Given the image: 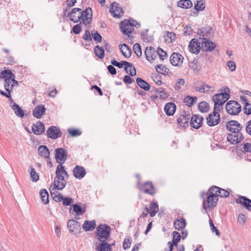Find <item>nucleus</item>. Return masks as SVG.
<instances>
[{"instance_id": "f257e3e1", "label": "nucleus", "mask_w": 251, "mask_h": 251, "mask_svg": "<svg viewBox=\"0 0 251 251\" xmlns=\"http://www.w3.org/2000/svg\"><path fill=\"white\" fill-rule=\"evenodd\" d=\"M70 20L74 23L80 21V24L83 23L85 25L90 24L92 19V10L90 7H88L83 11L81 8H75L71 12L68 13Z\"/></svg>"}, {"instance_id": "f03ea898", "label": "nucleus", "mask_w": 251, "mask_h": 251, "mask_svg": "<svg viewBox=\"0 0 251 251\" xmlns=\"http://www.w3.org/2000/svg\"><path fill=\"white\" fill-rule=\"evenodd\" d=\"M55 157L56 162L59 164L57 166L55 175L58 179H63V176H66V178L69 177L68 173L65 170L63 164L65 162L67 158V151L63 148H57L55 150Z\"/></svg>"}, {"instance_id": "7ed1b4c3", "label": "nucleus", "mask_w": 251, "mask_h": 251, "mask_svg": "<svg viewBox=\"0 0 251 251\" xmlns=\"http://www.w3.org/2000/svg\"><path fill=\"white\" fill-rule=\"evenodd\" d=\"M15 78V75L10 70H4L0 73V78L4 79V86L7 92L11 91L15 85H18Z\"/></svg>"}, {"instance_id": "20e7f679", "label": "nucleus", "mask_w": 251, "mask_h": 251, "mask_svg": "<svg viewBox=\"0 0 251 251\" xmlns=\"http://www.w3.org/2000/svg\"><path fill=\"white\" fill-rule=\"evenodd\" d=\"M229 89L226 87L224 92L217 94L212 97V100L214 102L215 110L221 111L223 109V105L229 99Z\"/></svg>"}, {"instance_id": "39448f33", "label": "nucleus", "mask_w": 251, "mask_h": 251, "mask_svg": "<svg viewBox=\"0 0 251 251\" xmlns=\"http://www.w3.org/2000/svg\"><path fill=\"white\" fill-rule=\"evenodd\" d=\"M65 178H66V176H63V179H61V178L58 179L57 175H56L53 182V186H51L50 188L52 198H54V196H57V194H60L57 190H62L65 187L66 185Z\"/></svg>"}, {"instance_id": "423d86ee", "label": "nucleus", "mask_w": 251, "mask_h": 251, "mask_svg": "<svg viewBox=\"0 0 251 251\" xmlns=\"http://www.w3.org/2000/svg\"><path fill=\"white\" fill-rule=\"evenodd\" d=\"M225 108L228 114L235 116L238 115L241 111L242 107L237 101L231 100L226 103Z\"/></svg>"}, {"instance_id": "0eeeda50", "label": "nucleus", "mask_w": 251, "mask_h": 251, "mask_svg": "<svg viewBox=\"0 0 251 251\" xmlns=\"http://www.w3.org/2000/svg\"><path fill=\"white\" fill-rule=\"evenodd\" d=\"M109 227L105 225H100L97 226L96 237L100 242H105L109 236Z\"/></svg>"}, {"instance_id": "6e6552de", "label": "nucleus", "mask_w": 251, "mask_h": 251, "mask_svg": "<svg viewBox=\"0 0 251 251\" xmlns=\"http://www.w3.org/2000/svg\"><path fill=\"white\" fill-rule=\"evenodd\" d=\"M120 29L121 31L126 35H127L129 40L131 41L130 34L131 33L134 29V25L130 21L125 20L121 23Z\"/></svg>"}, {"instance_id": "1a4fd4ad", "label": "nucleus", "mask_w": 251, "mask_h": 251, "mask_svg": "<svg viewBox=\"0 0 251 251\" xmlns=\"http://www.w3.org/2000/svg\"><path fill=\"white\" fill-rule=\"evenodd\" d=\"M220 112L215 110V108H214L213 111L209 114L206 118V123L209 126H213L220 123L221 121Z\"/></svg>"}, {"instance_id": "9d476101", "label": "nucleus", "mask_w": 251, "mask_h": 251, "mask_svg": "<svg viewBox=\"0 0 251 251\" xmlns=\"http://www.w3.org/2000/svg\"><path fill=\"white\" fill-rule=\"evenodd\" d=\"M244 136L241 132H234L228 133L226 136V139L230 144L235 145L241 142Z\"/></svg>"}, {"instance_id": "9b49d317", "label": "nucleus", "mask_w": 251, "mask_h": 251, "mask_svg": "<svg viewBox=\"0 0 251 251\" xmlns=\"http://www.w3.org/2000/svg\"><path fill=\"white\" fill-rule=\"evenodd\" d=\"M67 226L70 232L74 235L79 234L81 232V226L80 223L73 219H70L68 221Z\"/></svg>"}, {"instance_id": "f8f14e48", "label": "nucleus", "mask_w": 251, "mask_h": 251, "mask_svg": "<svg viewBox=\"0 0 251 251\" xmlns=\"http://www.w3.org/2000/svg\"><path fill=\"white\" fill-rule=\"evenodd\" d=\"M110 12L114 18H119L124 14V11L120 5L116 2L111 4Z\"/></svg>"}, {"instance_id": "ddd939ff", "label": "nucleus", "mask_w": 251, "mask_h": 251, "mask_svg": "<svg viewBox=\"0 0 251 251\" xmlns=\"http://www.w3.org/2000/svg\"><path fill=\"white\" fill-rule=\"evenodd\" d=\"M226 128L231 132H240L243 126L238 121L231 120L226 123Z\"/></svg>"}, {"instance_id": "4468645a", "label": "nucleus", "mask_w": 251, "mask_h": 251, "mask_svg": "<svg viewBox=\"0 0 251 251\" xmlns=\"http://www.w3.org/2000/svg\"><path fill=\"white\" fill-rule=\"evenodd\" d=\"M191 119L190 115L187 114L184 112L182 114L179 115L177 119L178 125L183 127H188L189 126V122Z\"/></svg>"}, {"instance_id": "2eb2a0df", "label": "nucleus", "mask_w": 251, "mask_h": 251, "mask_svg": "<svg viewBox=\"0 0 251 251\" xmlns=\"http://www.w3.org/2000/svg\"><path fill=\"white\" fill-rule=\"evenodd\" d=\"M47 135L48 137L55 139L61 136L62 132L56 126H51L48 129Z\"/></svg>"}, {"instance_id": "dca6fc26", "label": "nucleus", "mask_w": 251, "mask_h": 251, "mask_svg": "<svg viewBox=\"0 0 251 251\" xmlns=\"http://www.w3.org/2000/svg\"><path fill=\"white\" fill-rule=\"evenodd\" d=\"M183 57L178 52H174L170 56L171 63L174 66H180L183 62Z\"/></svg>"}, {"instance_id": "f3484780", "label": "nucleus", "mask_w": 251, "mask_h": 251, "mask_svg": "<svg viewBox=\"0 0 251 251\" xmlns=\"http://www.w3.org/2000/svg\"><path fill=\"white\" fill-rule=\"evenodd\" d=\"M157 50L152 47H147L145 50L146 58L148 61L151 62L156 57Z\"/></svg>"}, {"instance_id": "a211bd4d", "label": "nucleus", "mask_w": 251, "mask_h": 251, "mask_svg": "<svg viewBox=\"0 0 251 251\" xmlns=\"http://www.w3.org/2000/svg\"><path fill=\"white\" fill-rule=\"evenodd\" d=\"M203 118L201 116L193 115L191 117V126L196 129L200 128L202 124Z\"/></svg>"}, {"instance_id": "6ab92c4d", "label": "nucleus", "mask_w": 251, "mask_h": 251, "mask_svg": "<svg viewBox=\"0 0 251 251\" xmlns=\"http://www.w3.org/2000/svg\"><path fill=\"white\" fill-rule=\"evenodd\" d=\"M235 202L249 210L251 209V200L245 196H238V199L235 200Z\"/></svg>"}, {"instance_id": "aec40b11", "label": "nucleus", "mask_w": 251, "mask_h": 251, "mask_svg": "<svg viewBox=\"0 0 251 251\" xmlns=\"http://www.w3.org/2000/svg\"><path fill=\"white\" fill-rule=\"evenodd\" d=\"M214 193L215 192L213 191H211V192L210 191V189L208 191V193L209 195L207 198L206 202L209 208H211L214 206L218 201V198Z\"/></svg>"}, {"instance_id": "412c9836", "label": "nucleus", "mask_w": 251, "mask_h": 251, "mask_svg": "<svg viewBox=\"0 0 251 251\" xmlns=\"http://www.w3.org/2000/svg\"><path fill=\"white\" fill-rule=\"evenodd\" d=\"M86 171L84 167L77 165L73 170L74 176L79 179H82L86 175Z\"/></svg>"}, {"instance_id": "4be33fe9", "label": "nucleus", "mask_w": 251, "mask_h": 251, "mask_svg": "<svg viewBox=\"0 0 251 251\" xmlns=\"http://www.w3.org/2000/svg\"><path fill=\"white\" fill-rule=\"evenodd\" d=\"M141 190L145 193L153 195L155 194L154 188L151 182L144 183L141 187Z\"/></svg>"}, {"instance_id": "5701e85b", "label": "nucleus", "mask_w": 251, "mask_h": 251, "mask_svg": "<svg viewBox=\"0 0 251 251\" xmlns=\"http://www.w3.org/2000/svg\"><path fill=\"white\" fill-rule=\"evenodd\" d=\"M216 47L215 44L209 40L204 38L201 43V49L203 51H208L213 50Z\"/></svg>"}, {"instance_id": "b1692460", "label": "nucleus", "mask_w": 251, "mask_h": 251, "mask_svg": "<svg viewBox=\"0 0 251 251\" xmlns=\"http://www.w3.org/2000/svg\"><path fill=\"white\" fill-rule=\"evenodd\" d=\"M200 44L195 39H192L188 46L189 51L193 53L198 54L201 50Z\"/></svg>"}, {"instance_id": "393cba45", "label": "nucleus", "mask_w": 251, "mask_h": 251, "mask_svg": "<svg viewBox=\"0 0 251 251\" xmlns=\"http://www.w3.org/2000/svg\"><path fill=\"white\" fill-rule=\"evenodd\" d=\"M210 191L211 192V191L214 192L217 196H219L222 198H226L229 195L228 191L216 186L211 187L210 188Z\"/></svg>"}, {"instance_id": "a878e982", "label": "nucleus", "mask_w": 251, "mask_h": 251, "mask_svg": "<svg viewBox=\"0 0 251 251\" xmlns=\"http://www.w3.org/2000/svg\"><path fill=\"white\" fill-rule=\"evenodd\" d=\"M33 132L36 135H41L45 131L44 125L41 122H38L32 126Z\"/></svg>"}, {"instance_id": "bb28decb", "label": "nucleus", "mask_w": 251, "mask_h": 251, "mask_svg": "<svg viewBox=\"0 0 251 251\" xmlns=\"http://www.w3.org/2000/svg\"><path fill=\"white\" fill-rule=\"evenodd\" d=\"M46 108L43 104H39L35 106L33 110V115L34 117L39 119L45 112Z\"/></svg>"}, {"instance_id": "cd10ccee", "label": "nucleus", "mask_w": 251, "mask_h": 251, "mask_svg": "<svg viewBox=\"0 0 251 251\" xmlns=\"http://www.w3.org/2000/svg\"><path fill=\"white\" fill-rule=\"evenodd\" d=\"M176 110V105L173 102H168L164 107V111L168 116H172Z\"/></svg>"}, {"instance_id": "c85d7f7f", "label": "nucleus", "mask_w": 251, "mask_h": 251, "mask_svg": "<svg viewBox=\"0 0 251 251\" xmlns=\"http://www.w3.org/2000/svg\"><path fill=\"white\" fill-rule=\"evenodd\" d=\"M96 226V221H88L86 220L84 221L82 225V228L85 231H88L90 230H94Z\"/></svg>"}, {"instance_id": "c756f323", "label": "nucleus", "mask_w": 251, "mask_h": 251, "mask_svg": "<svg viewBox=\"0 0 251 251\" xmlns=\"http://www.w3.org/2000/svg\"><path fill=\"white\" fill-rule=\"evenodd\" d=\"M38 152L39 155L45 158L49 159L50 160V151L48 148L44 145H41L38 148Z\"/></svg>"}, {"instance_id": "7c9ffc66", "label": "nucleus", "mask_w": 251, "mask_h": 251, "mask_svg": "<svg viewBox=\"0 0 251 251\" xmlns=\"http://www.w3.org/2000/svg\"><path fill=\"white\" fill-rule=\"evenodd\" d=\"M137 84L142 89L145 91H149L150 89V85L146 81L141 78H137L136 80Z\"/></svg>"}, {"instance_id": "2f4dec72", "label": "nucleus", "mask_w": 251, "mask_h": 251, "mask_svg": "<svg viewBox=\"0 0 251 251\" xmlns=\"http://www.w3.org/2000/svg\"><path fill=\"white\" fill-rule=\"evenodd\" d=\"M174 225L176 229L178 230H182L185 227V221L182 218L177 219L174 222Z\"/></svg>"}, {"instance_id": "473e14b6", "label": "nucleus", "mask_w": 251, "mask_h": 251, "mask_svg": "<svg viewBox=\"0 0 251 251\" xmlns=\"http://www.w3.org/2000/svg\"><path fill=\"white\" fill-rule=\"evenodd\" d=\"M120 50L124 56L126 58H129L131 55V50L129 47L126 44L121 45Z\"/></svg>"}, {"instance_id": "72a5a7b5", "label": "nucleus", "mask_w": 251, "mask_h": 251, "mask_svg": "<svg viewBox=\"0 0 251 251\" xmlns=\"http://www.w3.org/2000/svg\"><path fill=\"white\" fill-rule=\"evenodd\" d=\"M11 107L14 110L16 116L19 117H23L25 116L24 111L20 107L18 104L14 103L13 104L11 105Z\"/></svg>"}, {"instance_id": "f704fd0d", "label": "nucleus", "mask_w": 251, "mask_h": 251, "mask_svg": "<svg viewBox=\"0 0 251 251\" xmlns=\"http://www.w3.org/2000/svg\"><path fill=\"white\" fill-rule=\"evenodd\" d=\"M177 5L182 8L188 9L191 8L193 4L190 0H180L177 2Z\"/></svg>"}, {"instance_id": "c9c22d12", "label": "nucleus", "mask_w": 251, "mask_h": 251, "mask_svg": "<svg viewBox=\"0 0 251 251\" xmlns=\"http://www.w3.org/2000/svg\"><path fill=\"white\" fill-rule=\"evenodd\" d=\"M40 195L42 202L46 204L49 202V194L46 189H42L40 192Z\"/></svg>"}, {"instance_id": "e433bc0d", "label": "nucleus", "mask_w": 251, "mask_h": 251, "mask_svg": "<svg viewBox=\"0 0 251 251\" xmlns=\"http://www.w3.org/2000/svg\"><path fill=\"white\" fill-rule=\"evenodd\" d=\"M149 213L151 217H154L158 211V205L156 202H151L150 204Z\"/></svg>"}, {"instance_id": "4c0bfd02", "label": "nucleus", "mask_w": 251, "mask_h": 251, "mask_svg": "<svg viewBox=\"0 0 251 251\" xmlns=\"http://www.w3.org/2000/svg\"><path fill=\"white\" fill-rule=\"evenodd\" d=\"M111 245L109 244L102 242L98 247L99 251H112Z\"/></svg>"}, {"instance_id": "58836bf2", "label": "nucleus", "mask_w": 251, "mask_h": 251, "mask_svg": "<svg viewBox=\"0 0 251 251\" xmlns=\"http://www.w3.org/2000/svg\"><path fill=\"white\" fill-rule=\"evenodd\" d=\"M155 97L159 98L161 99H166L169 97V94L167 93L163 89L159 88L156 90Z\"/></svg>"}, {"instance_id": "ea45409f", "label": "nucleus", "mask_w": 251, "mask_h": 251, "mask_svg": "<svg viewBox=\"0 0 251 251\" xmlns=\"http://www.w3.org/2000/svg\"><path fill=\"white\" fill-rule=\"evenodd\" d=\"M214 90V87L209 86L207 84H203L201 87L199 88V89H197V91L201 93L213 92Z\"/></svg>"}, {"instance_id": "a19ab883", "label": "nucleus", "mask_w": 251, "mask_h": 251, "mask_svg": "<svg viewBox=\"0 0 251 251\" xmlns=\"http://www.w3.org/2000/svg\"><path fill=\"white\" fill-rule=\"evenodd\" d=\"M197 100V98L196 97L187 96L184 99V102L186 105L191 106L195 102H196Z\"/></svg>"}, {"instance_id": "79ce46f5", "label": "nucleus", "mask_w": 251, "mask_h": 251, "mask_svg": "<svg viewBox=\"0 0 251 251\" xmlns=\"http://www.w3.org/2000/svg\"><path fill=\"white\" fill-rule=\"evenodd\" d=\"M94 51L96 55L100 59H102L104 56V50L103 48L99 46H96L94 49Z\"/></svg>"}, {"instance_id": "37998d69", "label": "nucleus", "mask_w": 251, "mask_h": 251, "mask_svg": "<svg viewBox=\"0 0 251 251\" xmlns=\"http://www.w3.org/2000/svg\"><path fill=\"white\" fill-rule=\"evenodd\" d=\"M198 108L201 112L205 113L207 112L209 110V104L206 101H201L199 103Z\"/></svg>"}, {"instance_id": "c03bdc74", "label": "nucleus", "mask_w": 251, "mask_h": 251, "mask_svg": "<svg viewBox=\"0 0 251 251\" xmlns=\"http://www.w3.org/2000/svg\"><path fill=\"white\" fill-rule=\"evenodd\" d=\"M156 71L160 74L166 75L168 73L169 70L163 65H157L155 66Z\"/></svg>"}, {"instance_id": "a18cd8bd", "label": "nucleus", "mask_w": 251, "mask_h": 251, "mask_svg": "<svg viewBox=\"0 0 251 251\" xmlns=\"http://www.w3.org/2000/svg\"><path fill=\"white\" fill-rule=\"evenodd\" d=\"M125 69L126 72L132 76L135 75L136 74L135 68L130 63H129V65H126Z\"/></svg>"}, {"instance_id": "49530a36", "label": "nucleus", "mask_w": 251, "mask_h": 251, "mask_svg": "<svg viewBox=\"0 0 251 251\" xmlns=\"http://www.w3.org/2000/svg\"><path fill=\"white\" fill-rule=\"evenodd\" d=\"M73 211L75 212L77 216H79L80 215H82L85 213L86 210L85 208H82L80 206L77 204H74L73 205Z\"/></svg>"}, {"instance_id": "de8ad7c7", "label": "nucleus", "mask_w": 251, "mask_h": 251, "mask_svg": "<svg viewBox=\"0 0 251 251\" xmlns=\"http://www.w3.org/2000/svg\"><path fill=\"white\" fill-rule=\"evenodd\" d=\"M111 63L112 65L119 67V68H121L124 65H129V63L126 61H122L120 62H117L115 59H112L111 61Z\"/></svg>"}, {"instance_id": "09e8293b", "label": "nucleus", "mask_w": 251, "mask_h": 251, "mask_svg": "<svg viewBox=\"0 0 251 251\" xmlns=\"http://www.w3.org/2000/svg\"><path fill=\"white\" fill-rule=\"evenodd\" d=\"M205 3L203 0H200L197 1L195 4V9L197 11H202L205 8Z\"/></svg>"}, {"instance_id": "8fccbe9b", "label": "nucleus", "mask_w": 251, "mask_h": 251, "mask_svg": "<svg viewBox=\"0 0 251 251\" xmlns=\"http://www.w3.org/2000/svg\"><path fill=\"white\" fill-rule=\"evenodd\" d=\"M173 244L174 246H177L178 242L180 241L181 236L180 234L177 231H174L173 233Z\"/></svg>"}, {"instance_id": "3c124183", "label": "nucleus", "mask_w": 251, "mask_h": 251, "mask_svg": "<svg viewBox=\"0 0 251 251\" xmlns=\"http://www.w3.org/2000/svg\"><path fill=\"white\" fill-rule=\"evenodd\" d=\"M158 55L160 59L162 60L167 59V54L166 51H164L161 48H158L157 50L156 55Z\"/></svg>"}, {"instance_id": "603ef678", "label": "nucleus", "mask_w": 251, "mask_h": 251, "mask_svg": "<svg viewBox=\"0 0 251 251\" xmlns=\"http://www.w3.org/2000/svg\"><path fill=\"white\" fill-rule=\"evenodd\" d=\"M133 50L134 53L138 57H140L142 55V51L140 45L138 43H136L133 47Z\"/></svg>"}, {"instance_id": "864d4df0", "label": "nucleus", "mask_w": 251, "mask_h": 251, "mask_svg": "<svg viewBox=\"0 0 251 251\" xmlns=\"http://www.w3.org/2000/svg\"><path fill=\"white\" fill-rule=\"evenodd\" d=\"M185 83V80L183 78H178L175 84L174 88L176 90L178 91Z\"/></svg>"}, {"instance_id": "5fc2aeb1", "label": "nucleus", "mask_w": 251, "mask_h": 251, "mask_svg": "<svg viewBox=\"0 0 251 251\" xmlns=\"http://www.w3.org/2000/svg\"><path fill=\"white\" fill-rule=\"evenodd\" d=\"M30 174L33 181L36 182L39 179V176L36 173L35 170L34 168H31Z\"/></svg>"}, {"instance_id": "6e6d98bb", "label": "nucleus", "mask_w": 251, "mask_h": 251, "mask_svg": "<svg viewBox=\"0 0 251 251\" xmlns=\"http://www.w3.org/2000/svg\"><path fill=\"white\" fill-rule=\"evenodd\" d=\"M92 35L95 41L98 42H100L101 41V36L100 34L96 31H93L92 32Z\"/></svg>"}, {"instance_id": "4d7b16f0", "label": "nucleus", "mask_w": 251, "mask_h": 251, "mask_svg": "<svg viewBox=\"0 0 251 251\" xmlns=\"http://www.w3.org/2000/svg\"><path fill=\"white\" fill-rule=\"evenodd\" d=\"M131 244V240L129 238H126L123 242V248L125 250L130 247Z\"/></svg>"}, {"instance_id": "13d9d810", "label": "nucleus", "mask_w": 251, "mask_h": 251, "mask_svg": "<svg viewBox=\"0 0 251 251\" xmlns=\"http://www.w3.org/2000/svg\"><path fill=\"white\" fill-rule=\"evenodd\" d=\"M227 66L229 70L231 72L234 71L236 69V64L234 61H228L227 62Z\"/></svg>"}, {"instance_id": "bf43d9fd", "label": "nucleus", "mask_w": 251, "mask_h": 251, "mask_svg": "<svg viewBox=\"0 0 251 251\" xmlns=\"http://www.w3.org/2000/svg\"><path fill=\"white\" fill-rule=\"evenodd\" d=\"M244 112L248 115L251 114V104L249 103H246L244 105L243 107Z\"/></svg>"}, {"instance_id": "052dcab7", "label": "nucleus", "mask_w": 251, "mask_h": 251, "mask_svg": "<svg viewBox=\"0 0 251 251\" xmlns=\"http://www.w3.org/2000/svg\"><path fill=\"white\" fill-rule=\"evenodd\" d=\"M62 203L64 205L69 206L72 203V199L69 197H67V198L63 197V199H62Z\"/></svg>"}, {"instance_id": "680f3d73", "label": "nucleus", "mask_w": 251, "mask_h": 251, "mask_svg": "<svg viewBox=\"0 0 251 251\" xmlns=\"http://www.w3.org/2000/svg\"><path fill=\"white\" fill-rule=\"evenodd\" d=\"M243 151L251 152V143H246L243 145Z\"/></svg>"}, {"instance_id": "e2e57ef3", "label": "nucleus", "mask_w": 251, "mask_h": 251, "mask_svg": "<svg viewBox=\"0 0 251 251\" xmlns=\"http://www.w3.org/2000/svg\"><path fill=\"white\" fill-rule=\"evenodd\" d=\"M238 222L241 225H244L246 222L245 216L243 213H240L237 218Z\"/></svg>"}, {"instance_id": "0e129e2a", "label": "nucleus", "mask_w": 251, "mask_h": 251, "mask_svg": "<svg viewBox=\"0 0 251 251\" xmlns=\"http://www.w3.org/2000/svg\"><path fill=\"white\" fill-rule=\"evenodd\" d=\"M73 31L75 34H79L81 30V26L80 24H77L75 25L73 27Z\"/></svg>"}, {"instance_id": "69168bd1", "label": "nucleus", "mask_w": 251, "mask_h": 251, "mask_svg": "<svg viewBox=\"0 0 251 251\" xmlns=\"http://www.w3.org/2000/svg\"><path fill=\"white\" fill-rule=\"evenodd\" d=\"M123 81L125 83L130 84L133 82V79L128 75H125Z\"/></svg>"}, {"instance_id": "338daca9", "label": "nucleus", "mask_w": 251, "mask_h": 251, "mask_svg": "<svg viewBox=\"0 0 251 251\" xmlns=\"http://www.w3.org/2000/svg\"><path fill=\"white\" fill-rule=\"evenodd\" d=\"M68 132L72 136H75L76 135H79L80 134L79 130L77 129L71 130L70 129H69Z\"/></svg>"}, {"instance_id": "774afa93", "label": "nucleus", "mask_w": 251, "mask_h": 251, "mask_svg": "<svg viewBox=\"0 0 251 251\" xmlns=\"http://www.w3.org/2000/svg\"><path fill=\"white\" fill-rule=\"evenodd\" d=\"M246 132L251 135V120H250L247 124L246 127Z\"/></svg>"}]
</instances>
